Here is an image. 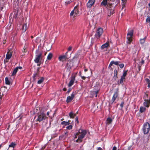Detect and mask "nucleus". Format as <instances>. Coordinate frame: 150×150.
<instances>
[{"mask_svg": "<svg viewBox=\"0 0 150 150\" xmlns=\"http://www.w3.org/2000/svg\"><path fill=\"white\" fill-rule=\"evenodd\" d=\"M47 117L43 113L38 114L37 116L35 117L34 120L35 122H40L41 121L45 120Z\"/></svg>", "mask_w": 150, "mask_h": 150, "instance_id": "1", "label": "nucleus"}, {"mask_svg": "<svg viewBox=\"0 0 150 150\" xmlns=\"http://www.w3.org/2000/svg\"><path fill=\"white\" fill-rule=\"evenodd\" d=\"M79 132L80 133H81V134L78 136V139L76 141V142H81L82 139L84 137L86 133V131L82 129H80L79 130Z\"/></svg>", "mask_w": 150, "mask_h": 150, "instance_id": "2", "label": "nucleus"}, {"mask_svg": "<svg viewBox=\"0 0 150 150\" xmlns=\"http://www.w3.org/2000/svg\"><path fill=\"white\" fill-rule=\"evenodd\" d=\"M12 51L11 49H8L7 53L6 55L5 59L4 60V63H6L8 62V60L11 57L12 55Z\"/></svg>", "mask_w": 150, "mask_h": 150, "instance_id": "3", "label": "nucleus"}, {"mask_svg": "<svg viewBox=\"0 0 150 150\" xmlns=\"http://www.w3.org/2000/svg\"><path fill=\"white\" fill-rule=\"evenodd\" d=\"M150 130V125L148 122L145 123L143 127V130L145 134H147Z\"/></svg>", "mask_w": 150, "mask_h": 150, "instance_id": "4", "label": "nucleus"}, {"mask_svg": "<svg viewBox=\"0 0 150 150\" xmlns=\"http://www.w3.org/2000/svg\"><path fill=\"white\" fill-rule=\"evenodd\" d=\"M37 54L35 56V59L34 61L36 63H38L40 59H41L42 54L39 51H37Z\"/></svg>", "mask_w": 150, "mask_h": 150, "instance_id": "5", "label": "nucleus"}, {"mask_svg": "<svg viewBox=\"0 0 150 150\" xmlns=\"http://www.w3.org/2000/svg\"><path fill=\"white\" fill-rule=\"evenodd\" d=\"M133 35V30H131L127 34V38L128 39V41L127 42L128 43L130 44L132 42V36Z\"/></svg>", "mask_w": 150, "mask_h": 150, "instance_id": "6", "label": "nucleus"}, {"mask_svg": "<svg viewBox=\"0 0 150 150\" xmlns=\"http://www.w3.org/2000/svg\"><path fill=\"white\" fill-rule=\"evenodd\" d=\"M103 32V30L102 28H98L95 34V36L97 39L100 38V36L102 35Z\"/></svg>", "mask_w": 150, "mask_h": 150, "instance_id": "7", "label": "nucleus"}, {"mask_svg": "<svg viewBox=\"0 0 150 150\" xmlns=\"http://www.w3.org/2000/svg\"><path fill=\"white\" fill-rule=\"evenodd\" d=\"M67 52L64 55H62L59 57L58 59L59 61L63 62L68 59L69 58L67 57Z\"/></svg>", "mask_w": 150, "mask_h": 150, "instance_id": "8", "label": "nucleus"}, {"mask_svg": "<svg viewBox=\"0 0 150 150\" xmlns=\"http://www.w3.org/2000/svg\"><path fill=\"white\" fill-rule=\"evenodd\" d=\"M74 18L77 16L78 14H79V11L77 8V7L76 6L74 7V10L71 12L70 14V16H73L74 15Z\"/></svg>", "mask_w": 150, "mask_h": 150, "instance_id": "9", "label": "nucleus"}, {"mask_svg": "<svg viewBox=\"0 0 150 150\" xmlns=\"http://www.w3.org/2000/svg\"><path fill=\"white\" fill-rule=\"evenodd\" d=\"M77 73H75L74 75H72L71 77V80L68 85L69 87H71L73 84L74 82L75 81V77L76 74H77Z\"/></svg>", "mask_w": 150, "mask_h": 150, "instance_id": "10", "label": "nucleus"}, {"mask_svg": "<svg viewBox=\"0 0 150 150\" xmlns=\"http://www.w3.org/2000/svg\"><path fill=\"white\" fill-rule=\"evenodd\" d=\"M75 96V94L73 93L71 95V96H68L67 98V102L68 103H69L70 101H71L74 98V96Z\"/></svg>", "mask_w": 150, "mask_h": 150, "instance_id": "11", "label": "nucleus"}, {"mask_svg": "<svg viewBox=\"0 0 150 150\" xmlns=\"http://www.w3.org/2000/svg\"><path fill=\"white\" fill-rule=\"evenodd\" d=\"M95 2V0H89L87 4L88 8H90L94 4Z\"/></svg>", "mask_w": 150, "mask_h": 150, "instance_id": "12", "label": "nucleus"}, {"mask_svg": "<svg viewBox=\"0 0 150 150\" xmlns=\"http://www.w3.org/2000/svg\"><path fill=\"white\" fill-rule=\"evenodd\" d=\"M109 6V9L108 10V16H110L113 13L114 10L113 9L111 8L110 4L109 5V6Z\"/></svg>", "mask_w": 150, "mask_h": 150, "instance_id": "13", "label": "nucleus"}, {"mask_svg": "<svg viewBox=\"0 0 150 150\" xmlns=\"http://www.w3.org/2000/svg\"><path fill=\"white\" fill-rule=\"evenodd\" d=\"M143 103L144 105L147 108H148L150 105V99L149 100H145Z\"/></svg>", "mask_w": 150, "mask_h": 150, "instance_id": "14", "label": "nucleus"}, {"mask_svg": "<svg viewBox=\"0 0 150 150\" xmlns=\"http://www.w3.org/2000/svg\"><path fill=\"white\" fill-rule=\"evenodd\" d=\"M118 91H117V92H116L114 94L112 99V100H111V102H112V103H113L114 101L116 100V98H117L118 96Z\"/></svg>", "mask_w": 150, "mask_h": 150, "instance_id": "15", "label": "nucleus"}, {"mask_svg": "<svg viewBox=\"0 0 150 150\" xmlns=\"http://www.w3.org/2000/svg\"><path fill=\"white\" fill-rule=\"evenodd\" d=\"M112 122V119L108 117L107 118V120H106V124L108 125L111 124Z\"/></svg>", "mask_w": 150, "mask_h": 150, "instance_id": "16", "label": "nucleus"}, {"mask_svg": "<svg viewBox=\"0 0 150 150\" xmlns=\"http://www.w3.org/2000/svg\"><path fill=\"white\" fill-rule=\"evenodd\" d=\"M71 66V61H68L67 62V63L66 64V67L68 69H70Z\"/></svg>", "mask_w": 150, "mask_h": 150, "instance_id": "17", "label": "nucleus"}, {"mask_svg": "<svg viewBox=\"0 0 150 150\" xmlns=\"http://www.w3.org/2000/svg\"><path fill=\"white\" fill-rule=\"evenodd\" d=\"M4 0H0V8L2 10L3 8L4 2Z\"/></svg>", "mask_w": 150, "mask_h": 150, "instance_id": "18", "label": "nucleus"}, {"mask_svg": "<svg viewBox=\"0 0 150 150\" xmlns=\"http://www.w3.org/2000/svg\"><path fill=\"white\" fill-rule=\"evenodd\" d=\"M76 114H74L72 111L69 114V115L71 118H74L76 116Z\"/></svg>", "mask_w": 150, "mask_h": 150, "instance_id": "19", "label": "nucleus"}, {"mask_svg": "<svg viewBox=\"0 0 150 150\" xmlns=\"http://www.w3.org/2000/svg\"><path fill=\"white\" fill-rule=\"evenodd\" d=\"M70 120H69L68 122H66L65 121H63L62 122L61 124L62 125H69L70 124Z\"/></svg>", "mask_w": 150, "mask_h": 150, "instance_id": "20", "label": "nucleus"}, {"mask_svg": "<svg viewBox=\"0 0 150 150\" xmlns=\"http://www.w3.org/2000/svg\"><path fill=\"white\" fill-rule=\"evenodd\" d=\"M108 46V43H106L105 44L103 45L101 47V49H103L107 47Z\"/></svg>", "mask_w": 150, "mask_h": 150, "instance_id": "21", "label": "nucleus"}, {"mask_svg": "<svg viewBox=\"0 0 150 150\" xmlns=\"http://www.w3.org/2000/svg\"><path fill=\"white\" fill-rule=\"evenodd\" d=\"M27 28V25L26 23H25V24L23 26L22 28V30L23 32H25Z\"/></svg>", "mask_w": 150, "mask_h": 150, "instance_id": "22", "label": "nucleus"}, {"mask_svg": "<svg viewBox=\"0 0 150 150\" xmlns=\"http://www.w3.org/2000/svg\"><path fill=\"white\" fill-rule=\"evenodd\" d=\"M52 56L53 54L52 53H49L47 57V59L48 60H50L52 58Z\"/></svg>", "mask_w": 150, "mask_h": 150, "instance_id": "23", "label": "nucleus"}, {"mask_svg": "<svg viewBox=\"0 0 150 150\" xmlns=\"http://www.w3.org/2000/svg\"><path fill=\"white\" fill-rule=\"evenodd\" d=\"M16 145V144L15 142H12L9 145V147H12L14 148Z\"/></svg>", "mask_w": 150, "mask_h": 150, "instance_id": "24", "label": "nucleus"}, {"mask_svg": "<svg viewBox=\"0 0 150 150\" xmlns=\"http://www.w3.org/2000/svg\"><path fill=\"white\" fill-rule=\"evenodd\" d=\"M146 110V108L143 107H141L139 109V111L141 112H143Z\"/></svg>", "mask_w": 150, "mask_h": 150, "instance_id": "25", "label": "nucleus"}, {"mask_svg": "<svg viewBox=\"0 0 150 150\" xmlns=\"http://www.w3.org/2000/svg\"><path fill=\"white\" fill-rule=\"evenodd\" d=\"M5 83L6 84L9 85L10 84L11 82L10 81H9L7 77H6L5 78Z\"/></svg>", "mask_w": 150, "mask_h": 150, "instance_id": "26", "label": "nucleus"}, {"mask_svg": "<svg viewBox=\"0 0 150 150\" xmlns=\"http://www.w3.org/2000/svg\"><path fill=\"white\" fill-rule=\"evenodd\" d=\"M114 76H113V78L114 79H116L117 78V70L116 69H115L114 71Z\"/></svg>", "mask_w": 150, "mask_h": 150, "instance_id": "27", "label": "nucleus"}, {"mask_svg": "<svg viewBox=\"0 0 150 150\" xmlns=\"http://www.w3.org/2000/svg\"><path fill=\"white\" fill-rule=\"evenodd\" d=\"M98 91H93L92 92V94L93 96H95L96 97L97 95V93H98Z\"/></svg>", "mask_w": 150, "mask_h": 150, "instance_id": "28", "label": "nucleus"}, {"mask_svg": "<svg viewBox=\"0 0 150 150\" xmlns=\"http://www.w3.org/2000/svg\"><path fill=\"white\" fill-rule=\"evenodd\" d=\"M145 81L148 84V87H150V81L148 79H146Z\"/></svg>", "mask_w": 150, "mask_h": 150, "instance_id": "29", "label": "nucleus"}, {"mask_svg": "<svg viewBox=\"0 0 150 150\" xmlns=\"http://www.w3.org/2000/svg\"><path fill=\"white\" fill-rule=\"evenodd\" d=\"M44 80V78L43 77H41L40 80L38 81V84H40L42 83Z\"/></svg>", "mask_w": 150, "mask_h": 150, "instance_id": "30", "label": "nucleus"}, {"mask_svg": "<svg viewBox=\"0 0 150 150\" xmlns=\"http://www.w3.org/2000/svg\"><path fill=\"white\" fill-rule=\"evenodd\" d=\"M146 38V37H145L143 39H140V43H141V44H143L145 42Z\"/></svg>", "mask_w": 150, "mask_h": 150, "instance_id": "31", "label": "nucleus"}, {"mask_svg": "<svg viewBox=\"0 0 150 150\" xmlns=\"http://www.w3.org/2000/svg\"><path fill=\"white\" fill-rule=\"evenodd\" d=\"M18 69H17V68H15L13 71V72L12 74V76H14V75H15V74H16V73L17 72V71H18Z\"/></svg>", "mask_w": 150, "mask_h": 150, "instance_id": "32", "label": "nucleus"}, {"mask_svg": "<svg viewBox=\"0 0 150 150\" xmlns=\"http://www.w3.org/2000/svg\"><path fill=\"white\" fill-rule=\"evenodd\" d=\"M125 77H124V76H122L120 80V83H122L123 81H124V80H125Z\"/></svg>", "mask_w": 150, "mask_h": 150, "instance_id": "33", "label": "nucleus"}, {"mask_svg": "<svg viewBox=\"0 0 150 150\" xmlns=\"http://www.w3.org/2000/svg\"><path fill=\"white\" fill-rule=\"evenodd\" d=\"M107 1L106 0H103L101 3V5H102L105 6L107 4Z\"/></svg>", "mask_w": 150, "mask_h": 150, "instance_id": "34", "label": "nucleus"}, {"mask_svg": "<svg viewBox=\"0 0 150 150\" xmlns=\"http://www.w3.org/2000/svg\"><path fill=\"white\" fill-rule=\"evenodd\" d=\"M144 60L143 59H142V61L139 63V65H140V67L141 65H142L144 63Z\"/></svg>", "mask_w": 150, "mask_h": 150, "instance_id": "35", "label": "nucleus"}, {"mask_svg": "<svg viewBox=\"0 0 150 150\" xmlns=\"http://www.w3.org/2000/svg\"><path fill=\"white\" fill-rule=\"evenodd\" d=\"M72 126L71 125H70L66 127V128L69 129H71L72 128Z\"/></svg>", "mask_w": 150, "mask_h": 150, "instance_id": "36", "label": "nucleus"}, {"mask_svg": "<svg viewBox=\"0 0 150 150\" xmlns=\"http://www.w3.org/2000/svg\"><path fill=\"white\" fill-rule=\"evenodd\" d=\"M71 2V1H70V0L69 1H66L65 2V4L66 5H67L70 4V3Z\"/></svg>", "mask_w": 150, "mask_h": 150, "instance_id": "37", "label": "nucleus"}, {"mask_svg": "<svg viewBox=\"0 0 150 150\" xmlns=\"http://www.w3.org/2000/svg\"><path fill=\"white\" fill-rule=\"evenodd\" d=\"M113 64H114L116 65H118V62H114V61H112V63Z\"/></svg>", "mask_w": 150, "mask_h": 150, "instance_id": "38", "label": "nucleus"}, {"mask_svg": "<svg viewBox=\"0 0 150 150\" xmlns=\"http://www.w3.org/2000/svg\"><path fill=\"white\" fill-rule=\"evenodd\" d=\"M79 76H81V78L85 80L86 79V77L84 76H81V73L80 72H79Z\"/></svg>", "mask_w": 150, "mask_h": 150, "instance_id": "39", "label": "nucleus"}, {"mask_svg": "<svg viewBox=\"0 0 150 150\" xmlns=\"http://www.w3.org/2000/svg\"><path fill=\"white\" fill-rule=\"evenodd\" d=\"M127 71H125L124 72L123 74L122 75V76H124V77H125L127 75Z\"/></svg>", "mask_w": 150, "mask_h": 150, "instance_id": "40", "label": "nucleus"}, {"mask_svg": "<svg viewBox=\"0 0 150 150\" xmlns=\"http://www.w3.org/2000/svg\"><path fill=\"white\" fill-rule=\"evenodd\" d=\"M81 133H80L79 132L78 133H76V135H75V138H77V136H79V135H81Z\"/></svg>", "mask_w": 150, "mask_h": 150, "instance_id": "41", "label": "nucleus"}, {"mask_svg": "<svg viewBox=\"0 0 150 150\" xmlns=\"http://www.w3.org/2000/svg\"><path fill=\"white\" fill-rule=\"evenodd\" d=\"M146 21L147 22H148V23L150 22V18H149V17L147 18L146 19Z\"/></svg>", "mask_w": 150, "mask_h": 150, "instance_id": "42", "label": "nucleus"}, {"mask_svg": "<svg viewBox=\"0 0 150 150\" xmlns=\"http://www.w3.org/2000/svg\"><path fill=\"white\" fill-rule=\"evenodd\" d=\"M119 66L120 68H122L124 66V65L123 64H120L119 65Z\"/></svg>", "mask_w": 150, "mask_h": 150, "instance_id": "43", "label": "nucleus"}, {"mask_svg": "<svg viewBox=\"0 0 150 150\" xmlns=\"http://www.w3.org/2000/svg\"><path fill=\"white\" fill-rule=\"evenodd\" d=\"M75 121L78 124L79 123V121H78V118L77 117H76V118L75 119Z\"/></svg>", "mask_w": 150, "mask_h": 150, "instance_id": "44", "label": "nucleus"}, {"mask_svg": "<svg viewBox=\"0 0 150 150\" xmlns=\"http://www.w3.org/2000/svg\"><path fill=\"white\" fill-rule=\"evenodd\" d=\"M68 135V133L67 132L65 133V137H66Z\"/></svg>", "mask_w": 150, "mask_h": 150, "instance_id": "45", "label": "nucleus"}, {"mask_svg": "<svg viewBox=\"0 0 150 150\" xmlns=\"http://www.w3.org/2000/svg\"><path fill=\"white\" fill-rule=\"evenodd\" d=\"M123 104H124V102H122L121 103V104L120 105V106L122 108L123 107Z\"/></svg>", "mask_w": 150, "mask_h": 150, "instance_id": "46", "label": "nucleus"}, {"mask_svg": "<svg viewBox=\"0 0 150 150\" xmlns=\"http://www.w3.org/2000/svg\"><path fill=\"white\" fill-rule=\"evenodd\" d=\"M71 49H72V47L71 46H70L68 47V50L69 51L71 50Z\"/></svg>", "mask_w": 150, "mask_h": 150, "instance_id": "47", "label": "nucleus"}, {"mask_svg": "<svg viewBox=\"0 0 150 150\" xmlns=\"http://www.w3.org/2000/svg\"><path fill=\"white\" fill-rule=\"evenodd\" d=\"M117 147L116 146H114L112 148V150H116Z\"/></svg>", "mask_w": 150, "mask_h": 150, "instance_id": "48", "label": "nucleus"}, {"mask_svg": "<svg viewBox=\"0 0 150 150\" xmlns=\"http://www.w3.org/2000/svg\"><path fill=\"white\" fill-rule=\"evenodd\" d=\"M16 68H17L18 70V69H22V67H16Z\"/></svg>", "mask_w": 150, "mask_h": 150, "instance_id": "49", "label": "nucleus"}, {"mask_svg": "<svg viewBox=\"0 0 150 150\" xmlns=\"http://www.w3.org/2000/svg\"><path fill=\"white\" fill-rule=\"evenodd\" d=\"M112 63V61L111 62L109 66V67H110L113 64Z\"/></svg>", "mask_w": 150, "mask_h": 150, "instance_id": "50", "label": "nucleus"}, {"mask_svg": "<svg viewBox=\"0 0 150 150\" xmlns=\"http://www.w3.org/2000/svg\"><path fill=\"white\" fill-rule=\"evenodd\" d=\"M71 91V89H69L68 90V91H67V92L68 93H69Z\"/></svg>", "mask_w": 150, "mask_h": 150, "instance_id": "51", "label": "nucleus"}, {"mask_svg": "<svg viewBox=\"0 0 150 150\" xmlns=\"http://www.w3.org/2000/svg\"><path fill=\"white\" fill-rule=\"evenodd\" d=\"M145 98H146V97H148V95L147 94H145L144 96Z\"/></svg>", "mask_w": 150, "mask_h": 150, "instance_id": "52", "label": "nucleus"}, {"mask_svg": "<svg viewBox=\"0 0 150 150\" xmlns=\"http://www.w3.org/2000/svg\"><path fill=\"white\" fill-rule=\"evenodd\" d=\"M98 150H102V149L101 148L99 147L98 148Z\"/></svg>", "mask_w": 150, "mask_h": 150, "instance_id": "53", "label": "nucleus"}, {"mask_svg": "<svg viewBox=\"0 0 150 150\" xmlns=\"http://www.w3.org/2000/svg\"><path fill=\"white\" fill-rule=\"evenodd\" d=\"M37 75V74L36 73L34 76L33 77L34 78L35 77H36Z\"/></svg>", "mask_w": 150, "mask_h": 150, "instance_id": "54", "label": "nucleus"}, {"mask_svg": "<svg viewBox=\"0 0 150 150\" xmlns=\"http://www.w3.org/2000/svg\"><path fill=\"white\" fill-rule=\"evenodd\" d=\"M122 1L123 3H124V2H126V0H122Z\"/></svg>", "mask_w": 150, "mask_h": 150, "instance_id": "55", "label": "nucleus"}, {"mask_svg": "<svg viewBox=\"0 0 150 150\" xmlns=\"http://www.w3.org/2000/svg\"><path fill=\"white\" fill-rule=\"evenodd\" d=\"M63 91H66L67 90V89L66 88H64L63 89Z\"/></svg>", "mask_w": 150, "mask_h": 150, "instance_id": "56", "label": "nucleus"}, {"mask_svg": "<svg viewBox=\"0 0 150 150\" xmlns=\"http://www.w3.org/2000/svg\"><path fill=\"white\" fill-rule=\"evenodd\" d=\"M6 40H4L3 41V44H5L6 43Z\"/></svg>", "mask_w": 150, "mask_h": 150, "instance_id": "57", "label": "nucleus"}, {"mask_svg": "<svg viewBox=\"0 0 150 150\" xmlns=\"http://www.w3.org/2000/svg\"><path fill=\"white\" fill-rule=\"evenodd\" d=\"M25 49H23V52H25Z\"/></svg>", "mask_w": 150, "mask_h": 150, "instance_id": "58", "label": "nucleus"}, {"mask_svg": "<svg viewBox=\"0 0 150 150\" xmlns=\"http://www.w3.org/2000/svg\"><path fill=\"white\" fill-rule=\"evenodd\" d=\"M88 70L87 69H84V71H85L86 72V71H87Z\"/></svg>", "mask_w": 150, "mask_h": 150, "instance_id": "59", "label": "nucleus"}, {"mask_svg": "<svg viewBox=\"0 0 150 150\" xmlns=\"http://www.w3.org/2000/svg\"><path fill=\"white\" fill-rule=\"evenodd\" d=\"M47 115H49V112H47Z\"/></svg>", "mask_w": 150, "mask_h": 150, "instance_id": "60", "label": "nucleus"}, {"mask_svg": "<svg viewBox=\"0 0 150 150\" xmlns=\"http://www.w3.org/2000/svg\"><path fill=\"white\" fill-rule=\"evenodd\" d=\"M31 38H33V36H31Z\"/></svg>", "mask_w": 150, "mask_h": 150, "instance_id": "61", "label": "nucleus"}, {"mask_svg": "<svg viewBox=\"0 0 150 150\" xmlns=\"http://www.w3.org/2000/svg\"><path fill=\"white\" fill-rule=\"evenodd\" d=\"M46 53H47V52H45V54H44V55H46Z\"/></svg>", "mask_w": 150, "mask_h": 150, "instance_id": "62", "label": "nucleus"}, {"mask_svg": "<svg viewBox=\"0 0 150 150\" xmlns=\"http://www.w3.org/2000/svg\"><path fill=\"white\" fill-rule=\"evenodd\" d=\"M110 0L111 1H114L115 0Z\"/></svg>", "mask_w": 150, "mask_h": 150, "instance_id": "63", "label": "nucleus"}, {"mask_svg": "<svg viewBox=\"0 0 150 150\" xmlns=\"http://www.w3.org/2000/svg\"><path fill=\"white\" fill-rule=\"evenodd\" d=\"M73 0H70V1H71V2H72V1H73Z\"/></svg>", "mask_w": 150, "mask_h": 150, "instance_id": "64", "label": "nucleus"}]
</instances>
